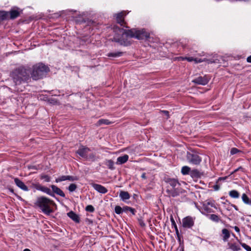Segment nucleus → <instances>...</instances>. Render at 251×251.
Wrapping results in <instances>:
<instances>
[{
  "label": "nucleus",
  "mask_w": 251,
  "mask_h": 251,
  "mask_svg": "<svg viewBox=\"0 0 251 251\" xmlns=\"http://www.w3.org/2000/svg\"><path fill=\"white\" fill-rule=\"evenodd\" d=\"M111 123H112V122H110L107 119H100L97 122V123H96V125L97 126H100L101 125H108L111 124Z\"/></svg>",
  "instance_id": "nucleus-26"
},
{
  "label": "nucleus",
  "mask_w": 251,
  "mask_h": 251,
  "mask_svg": "<svg viewBox=\"0 0 251 251\" xmlns=\"http://www.w3.org/2000/svg\"><path fill=\"white\" fill-rule=\"evenodd\" d=\"M41 184H40L39 183H32L31 185V188H34L37 190H39V188L40 187Z\"/></svg>",
  "instance_id": "nucleus-39"
},
{
  "label": "nucleus",
  "mask_w": 251,
  "mask_h": 251,
  "mask_svg": "<svg viewBox=\"0 0 251 251\" xmlns=\"http://www.w3.org/2000/svg\"><path fill=\"white\" fill-rule=\"evenodd\" d=\"M241 152L240 150L235 148H232L230 150V154L232 155L237 153L238 152Z\"/></svg>",
  "instance_id": "nucleus-40"
},
{
  "label": "nucleus",
  "mask_w": 251,
  "mask_h": 251,
  "mask_svg": "<svg viewBox=\"0 0 251 251\" xmlns=\"http://www.w3.org/2000/svg\"><path fill=\"white\" fill-rule=\"evenodd\" d=\"M231 206H232V207H233L235 210L236 211H238V208L237 207V206L233 204H231L230 205Z\"/></svg>",
  "instance_id": "nucleus-52"
},
{
  "label": "nucleus",
  "mask_w": 251,
  "mask_h": 251,
  "mask_svg": "<svg viewBox=\"0 0 251 251\" xmlns=\"http://www.w3.org/2000/svg\"><path fill=\"white\" fill-rule=\"evenodd\" d=\"M119 196L123 201L128 200L130 198L129 194L126 191H121L120 193Z\"/></svg>",
  "instance_id": "nucleus-23"
},
{
  "label": "nucleus",
  "mask_w": 251,
  "mask_h": 251,
  "mask_svg": "<svg viewBox=\"0 0 251 251\" xmlns=\"http://www.w3.org/2000/svg\"><path fill=\"white\" fill-rule=\"evenodd\" d=\"M195 218L187 216L182 219V226L185 228H191L194 225Z\"/></svg>",
  "instance_id": "nucleus-9"
},
{
  "label": "nucleus",
  "mask_w": 251,
  "mask_h": 251,
  "mask_svg": "<svg viewBox=\"0 0 251 251\" xmlns=\"http://www.w3.org/2000/svg\"><path fill=\"white\" fill-rule=\"evenodd\" d=\"M30 69L29 67L20 66L14 69L10 73L13 82L16 86L27 83L30 79Z\"/></svg>",
  "instance_id": "nucleus-1"
},
{
  "label": "nucleus",
  "mask_w": 251,
  "mask_h": 251,
  "mask_svg": "<svg viewBox=\"0 0 251 251\" xmlns=\"http://www.w3.org/2000/svg\"><path fill=\"white\" fill-rule=\"evenodd\" d=\"M77 187V186L75 184L72 183L69 186L68 190L70 192H73L76 189Z\"/></svg>",
  "instance_id": "nucleus-34"
},
{
  "label": "nucleus",
  "mask_w": 251,
  "mask_h": 251,
  "mask_svg": "<svg viewBox=\"0 0 251 251\" xmlns=\"http://www.w3.org/2000/svg\"><path fill=\"white\" fill-rule=\"evenodd\" d=\"M125 32L127 33V37L135 38L139 40H148L150 38V33L145 28L141 29L132 28L128 29V31Z\"/></svg>",
  "instance_id": "nucleus-5"
},
{
  "label": "nucleus",
  "mask_w": 251,
  "mask_h": 251,
  "mask_svg": "<svg viewBox=\"0 0 251 251\" xmlns=\"http://www.w3.org/2000/svg\"><path fill=\"white\" fill-rule=\"evenodd\" d=\"M34 204L44 214L47 215H49L51 213L53 212L50 206L55 205V202L53 201L44 196L38 197Z\"/></svg>",
  "instance_id": "nucleus-3"
},
{
  "label": "nucleus",
  "mask_w": 251,
  "mask_h": 251,
  "mask_svg": "<svg viewBox=\"0 0 251 251\" xmlns=\"http://www.w3.org/2000/svg\"><path fill=\"white\" fill-rule=\"evenodd\" d=\"M167 183L166 192L169 197H176L182 194L183 190L180 187V184L177 179L168 178L165 180Z\"/></svg>",
  "instance_id": "nucleus-2"
},
{
  "label": "nucleus",
  "mask_w": 251,
  "mask_h": 251,
  "mask_svg": "<svg viewBox=\"0 0 251 251\" xmlns=\"http://www.w3.org/2000/svg\"><path fill=\"white\" fill-rule=\"evenodd\" d=\"M94 157H95V156H94V155H93V154H91V155H90V157H91V158H94Z\"/></svg>",
  "instance_id": "nucleus-61"
},
{
  "label": "nucleus",
  "mask_w": 251,
  "mask_h": 251,
  "mask_svg": "<svg viewBox=\"0 0 251 251\" xmlns=\"http://www.w3.org/2000/svg\"><path fill=\"white\" fill-rule=\"evenodd\" d=\"M170 220H171L172 226L174 227V228L175 229V231H176V234L177 236V240L179 241H180V235L179 233L178 229L177 228V225L175 221V220L174 219V218L172 216L171 217Z\"/></svg>",
  "instance_id": "nucleus-19"
},
{
  "label": "nucleus",
  "mask_w": 251,
  "mask_h": 251,
  "mask_svg": "<svg viewBox=\"0 0 251 251\" xmlns=\"http://www.w3.org/2000/svg\"><path fill=\"white\" fill-rule=\"evenodd\" d=\"M129 208H130L129 206H124L123 207V212H127L129 211Z\"/></svg>",
  "instance_id": "nucleus-46"
},
{
  "label": "nucleus",
  "mask_w": 251,
  "mask_h": 251,
  "mask_svg": "<svg viewBox=\"0 0 251 251\" xmlns=\"http://www.w3.org/2000/svg\"><path fill=\"white\" fill-rule=\"evenodd\" d=\"M206 61H207L208 63H212L214 62V61H212V60H208V59H206Z\"/></svg>",
  "instance_id": "nucleus-59"
},
{
  "label": "nucleus",
  "mask_w": 251,
  "mask_h": 251,
  "mask_svg": "<svg viewBox=\"0 0 251 251\" xmlns=\"http://www.w3.org/2000/svg\"><path fill=\"white\" fill-rule=\"evenodd\" d=\"M222 203L224 204H228V205H230L231 203L229 202V201L227 200H225V201H224V202H222Z\"/></svg>",
  "instance_id": "nucleus-51"
},
{
  "label": "nucleus",
  "mask_w": 251,
  "mask_h": 251,
  "mask_svg": "<svg viewBox=\"0 0 251 251\" xmlns=\"http://www.w3.org/2000/svg\"><path fill=\"white\" fill-rule=\"evenodd\" d=\"M180 58L181 59V60H187L189 62H192V61H194V59L195 58L193 57H181Z\"/></svg>",
  "instance_id": "nucleus-43"
},
{
  "label": "nucleus",
  "mask_w": 251,
  "mask_h": 251,
  "mask_svg": "<svg viewBox=\"0 0 251 251\" xmlns=\"http://www.w3.org/2000/svg\"><path fill=\"white\" fill-rule=\"evenodd\" d=\"M234 228L235 230L237 232H240V229H239V228L238 226H235L234 227Z\"/></svg>",
  "instance_id": "nucleus-56"
},
{
  "label": "nucleus",
  "mask_w": 251,
  "mask_h": 251,
  "mask_svg": "<svg viewBox=\"0 0 251 251\" xmlns=\"http://www.w3.org/2000/svg\"><path fill=\"white\" fill-rule=\"evenodd\" d=\"M8 190L12 193H14V189L12 188H9Z\"/></svg>",
  "instance_id": "nucleus-60"
},
{
  "label": "nucleus",
  "mask_w": 251,
  "mask_h": 251,
  "mask_svg": "<svg viewBox=\"0 0 251 251\" xmlns=\"http://www.w3.org/2000/svg\"><path fill=\"white\" fill-rule=\"evenodd\" d=\"M138 221L139 222V224L140 225V226L141 227H143L146 226V225H145V223L144 222L142 217H141L140 218H138Z\"/></svg>",
  "instance_id": "nucleus-41"
},
{
  "label": "nucleus",
  "mask_w": 251,
  "mask_h": 251,
  "mask_svg": "<svg viewBox=\"0 0 251 251\" xmlns=\"http://www.w3.org/2000/svg\"><path fill=\"white\" fill-rule=\"evenodd\" d=\"M209 217V219L211 220V221L216 222V223H219V222L221 221V220L219 216L212 214L210 215H207Z\"/></svg>",
  "instance_id": "nucleus-28"
},
{
  "label": "nucleus",
  "mask_w": 251,
  "mask_h": 251,
  "mask_svg": "<svg viewBox=\"0 0 251 251\" xmlns=\"http://www.w3.org/2000/svg\"><path fill=\"white\" fill-rule=\"evenodd\" d=\"M41 179H45V181L46 182H50V177L46 175H43L40 177Z\"/></svg>",
  "instance_id": "nucleus-37"
},
{
  "label": "nucleus",
  "mask_w": 251,
  "mask_h": 251,
  "mask_svg": "<svg viewBox=\"0 0 251 251\" xmlns=\"http://www.w3.org/2000/svg\"><path fill=\"white\" fill-rule=\"evenodd\" d=\"M191 172V169L189 167L185 166L182 167L181 169V173L183 175H186L188 174H190Z\"/></svg>",
  "instance_id": "nucleus-32"
},
{
  "label": "nucleus",
  "mask_w": 251,
  "mask_h": 251,
  "mask_svg": "<svg viewBox=\"0 0 251 251\" xmlns=\"http://www.w3.org/2000/svg\"><path fill=\"white\" fill-rule=\"evenodd\" d=\"M182 251H184L183 249L182 250Z\"/></svg>",
  "instance_id": "nucleus-64"
},
{
  "label": "nucleus",
  "mask_w": 251,
  "mask_h": 251,
  "mask_svg": "<svg viewBox=\"0 0 251 251\" xmlns=\"http://www.w3.org/2000/svg\"><path fill=\"white\" fill-rule=\"evenodd\" d=\"M228 245L229 247V249L232 250L233 251H238L241 250L240 247L239 246L236 245V244H230L229 243H228Z\"/></svg>",
  "instance_id": "nucleus-33"
},
{
  "label": "nucleus",
  "mask_w": 251,
  "mask_h": 251,
  "mask_svg": "<svg viewBox=\"0 0 251 251\" xmlns=\"http://www.w3.org/2000/svg\"><path fill=\"white\" fill-rule=\"evenodd\" d=\"M124 52L122 51H117L115 52H109L107 54V56L109 57L116 58L122 56Z\"/></svg>",
  "instance_id": "nucleus-27"
},
{
  "label": "nucleus",
  "mask_w": 251,
  "mask_h": 251,
  "mask_svg": "<svg viewBox=\"0 0 251 251\" xmlns=\"http://www.w3.org/2000/svg\"><path fill=\"white\" fill-rule=\"evenodd\" d=\"M141 177L143 179H146V173H144L141 175Z\"/></svg>",
  "instance_id": "nucleus-58"
},
{
  "label": "nucleus",
  "mask_w": 251,
  "mask_h": 251,
  "mask_svg": "<svg viewBox=\"0 0 251 251\" xmlns=\"http://www.w3.org/2000/svg\"><path fill=\"white\" fill-rule=\"evenodd\" d=\"M78 179V178L76 176H62L59 177L58 178H56L55 182L58 183L67 180L73 181L75 180H77Z\"/></svg>",
  "instance_id": "nucleus-12"
},
{
  "label": "nucleus",
  "mask_w": 251,
  "mask_h": 251,
  "mask_svg": "<svg viewBox=\"0 0 251 251\" xmlns=\"http://www.w3.org/2000/svg\"><path fill=\"white\" fill-rule=\"evenodd\" d=\"M247 61L249 63H251V55L247 57Z\"/></svg>",
  "instance_id": "nucleus-57"
},
{
  "label": "nucleus",
  "mask_w": 251,
  "mask_h": 251,
  "mask_svg": "<svg viewBox=\"0 0 251 251\" xmlns=\"http://www.w3.org/2000/svg\"><path fill=\"white\" fill-rule=\"evenodd\" d=\"M243 170V168L241 166H240V167H238L237 169H235L233 172L231 173L230 175L233 174L234 173L237 172V171H238L239 170Z\"/></svg>",
  "instance_id": "nucleus-47"
},
{
  "label": "nucleus",
  "mask_w": 251,
  "mask_h": 251,
  "mask_svg": "<svg viewBox=\"0 0 251 251\" xmlns=\"http://www.w3.org/2000/svg\"><path fill=\"white\" fill-rule=\"evenodd\" d=\"M222 234L224 235L223 237V240L226 242L227 241L228 239L230 237V233L228 229L224 228L222 230Z\"/></svg>",
  "instance_id": "nucleus-25"
},
{
  "label": "nucleus",
  "mask_w": 251,
  "mask_h": 251,
  "mask_svg": "<svg viewBox=\"0 0 251 251\" xmlns=\"http://www.w3.org/2000/svg\"><path fill=\"white\" fill-rule=\"evenodd\" d=\"M227 177H228V176H225V177H221L219 178L218 180H226Z\"/></svg>",
  "instance_id": "nucleus-54"
},
{
  "label": "nucleus",
  "mask_w": 251,
  "mask_h": 251,
  "mask_svg": "<svg viewBox=\"0 0 251 251\" xmlns=\"http://www.w3.org/2000/svg\"><path fill=\"white\" fill-rule=\"evenodd\" d=\"M39 191L45 193L50 196L54 197V194L52 192V191L50 190V188L41 185L40 187L39 188Z\"/></svg>",
  "instance_id": "nucleus-21"
},
{
  "label": "nucleus",
  "mask_w": 251,
  "mask_h": 251,
  "mask_svg": "<svg viewBox=\"0 0 251 251\" xmlns=\"http://www.w3.org/2000/svg\"><path fill=\"white\" fill-rule=\"evenodd\" d=\"M85 210L90 212H93L95 211V208L92 205H88L86 207Z\"/></svg>",
  "instance_id": "nucleus-38"
},
{
  "label": "nucleus",
  "mask_w": 251,
  "mask_h": 251,
  "mask_svg": "<svg viewBox=\"0 0 251 251\" xmlns=\"http://www.w3.org/2000/svg\"><path fill=\"white\" fill-rule=\"evenodd\" d=\"M115 212L117 214H122L123 211V207H121L120 206L117 205L115 207Z\"/></svg>",
  "instance_id": "nucleus-35"
},
{
  "label": "nucleus",
  "mask_w": 251,
  "mask_h": 251,
  "mask_svg": "<svg viewBox=\"0 0 251 251\" xmlns=\"http://www.w3.org/2000/svg\"><path fill=\"white\" fill-rule=\"evenodd\" d=\"M112 41L119 43L121 45V36L119 37L115 35L112 39Z\"/></svg>",
  "instance_id": "nucleus-36"
},
{
  "label": "nucleus",
  "mask_w": 251,
  "mask_h": 251,
  "mask_svg": "<svg viewBox=\"0 0 251 251\" xmlns=\"http://www.w3.org/2000/svg\"><path fill=\"white\" fill-rule=\"evenodd\" d=\"M229 195L230 197L232 198L237 199L239 197L240 194L237 191L233 190L229 191Z\"/></svg>",
  "instance_id": "nucleus-30"
},
{
  "label": "nucleus",
  "mask_w": 251,
  "mask_h": 251,
  "mask_svg": "<svg viewBox=\"0 0 251 251\" xmlns=\"http://www.w3.org/2000/svg\"><path fill=\"white\" fill-rule=\"evenodd\" d=\"M49 71V68L44 64L42 63L36 64L32 66V71H30V77L35 80L41 79L46 76Z\"/></svg>",
  "instance_id": "nucleus-4"
},
{
  "label": "nucleus",
  "mask_w": 251,
  "mask_h": 251,
  "mask_svg": "<svg viewBox=\"0 0 251 251\" xmlns=\"http://www.w3.org/2000/svg\"><path fill=\"white\" fill-rule=\"evenodd\" d=\"M207 204V205H210L211 207L216 208L214 204L211 202H208Z\"/></svg>",
  "instance_id": "nucleus-53"
},
{
  "label": "nucleus",
  "mask_w": 251,
  "mask_h": 251,
  "mask_svg": "<svg viewBox=\"0 0 251 251\" xmlns=\"http://www.w3.org/2000/svg\"><path fill=\"white\" fill-rule=\"evenodd\" d=\"M92 187L94 189L98 192L101 194H105L107 192V189L102 185L96 183H92Z\"/></svg>",
  "instance_id": "nucleus-13"
},
{
  "label": "nucleus",
  "mask_w": 251,
  "mask_h": 251,
  "mask_svg": "<svg viewBox=\"0 0 251 251\" xmlns=\"http://www.w3.org/2000/svg\"><path fill=\"white\" fill-rule=\"evenodd\" d=\"M8 12L9 13L8 19L14 20L18 18L21 14L23 13V10L17 7H15L11 9V10Z\"/></svg>",
  "instance_id": "nucleus-7"
},
{
  "label": "nucleus",
  "mask_w": 251,
  "mask_h": 251,
  "mask_svg": "<svg viewBox=\"0 0 251 251\" xmlns=\"http://www.w3.org/2000/svg\"><path fill=\"white\" fill-rule=\"evenodd\" d=\"M24 251H31L28 249H25L24 250Z\"/></svg>",
  "instance_id": "nucleus-62"
},
{
  "label": "nucleus",
  "mask_w": 251,
  "mask_h": 251,
  "mask_svg": "<svg viewBox=\"0 0 251 251\" xmlns=\"http://www.w3.org/2000/svg\"><path fill=\"white\" fill-rule=\"evenodd\" d=\"M126 16V13L125 11H122L117 14H115L114 17L116 18V22L117 23L120 24L121 26H124L126 27H128L126 26H125L124 25L126 24L125 21V17Z\"/></svg>",
  "instance_id": "nucleus-8"
},
{
  "label": "nucleus",
  "mask_w": 251,
  "mask_h": 251,
  "mask_svg": "<svg viewBox=\"0 0 251 251\" xmlns=\"http://www.w3.org/2000/svg\"><path fill=\"white\" fill-rule=\"evenodd\" d=\"M90 151V150L89 148L81 146L76 151V153L79 154L82 157L86 158L87 157V153Z\"/></svg>",
  "instance_id": "nucleus-11"
},
{
  "label": "nucleus",
  "mask_w": 251,
  "mask_h": 251,
  "mask_svg": "<svg viewBox=\"0 0 251 251\" xmlns=\"http://www.w3.org/2000/svg\"><path fill=\"white\" fill-rule=\"evenodd\" d=\"M9 13L8 12L0 10V22L8 19Z\"/></svg>",
  "instance_id": "nucleus-22"
},
{
  "label": "nucleus",
  "mask_w": 251,
  "mask_h": 251,
  "mask_svg": "<svg viewBox=\"0 0 251 251\" xmlns=\"http://www.w3.org/2000/svg\"><path fill=\"white\" fill-rule=\"evenodd\" d=\"M186 159L190 163L196 165H199L201 162V158L194 151L187 152Z\"/></svg>",
  "instance_id": "nucleus-6"
},
{
  "label": "nucleus",
  "mask_w": 251,
  "mask_h": 251,
  "mask_svg": "<svg viewBox=\"0 0 251 251\" xmlns=\"http://www.w3.org/2000/svg\"><path fill=\"white\" fill-rule=\"evenodd\" d=\"M201 173L198 169H193L191 170L190 175L193 178H198L201 177Z\"/></svg>",
  "instance_id": "nucleus-20"
},
{
  "label": "nucleus",
  "mask_w": 251,
  "mask_h": 251,
  "mask_svg": "<svg viewBox=\"0 0 251 251\" xmlns=\"http://www.w3.org/2000/svg\"><path fill=\"white\" fill-rule=\"evenodd\" d=\"M129 211L130 212H131V213L133 215H135L136 210H135L134 208H132V207H130V208H129Z\"/></svg>",
  "instance_id": "nucleus-48"
},
{
  "label": "nucleus",
  "mask_w": 251,
  "mask_h": 251,
  "mask_svg": "<svg viewBox=\"0 0 251 251\" xmlns=\"http://www.w3.org/2000/svg\"><path fill=\"white\" fill-rule=\"evenodd\" d=\"M68 216L71 218L72 220L75 222L76 223H79L80 222V218L78 215H77L73 211H71L67 213Z\"/></svg>",
  "instance_id": "nucleus-16"
},
{
  "label": "nucleus",
  "mask_w": 251,
  "mask_h": 251,
  "mask_svg": "<svg viewBox=\"0 0 251 251\" xmlns=\"http://www.w3.org/2000/svg\"><path fill=\"white\" fill-rule=\"evenodd\" d=\"M162 112L165 114V115L167 117V118H169V112L168 111L166 110H163L162 111Z\"/></svg>",
  "instance_id": "nucleus-49"
},
{
  "label": "nucleus",
  "mask_w": 251,
  "mask_h": 251,
  "mask_svg": "<svg viewBox=\"0 0 251 251\" xmlns=\"http://www.w3.org/2000/svg\"><path fill=\"white\" fill-rule=\"evenodd\" d=\"M129 156L127 154H125L123 156H119L117 158L116 164L117 165H121L126 163L128 159Z\"/></svg>",
  "instance_id": "nucleus-17"
},
{
  "label": "nucleus",
  "mask_w": 251,
  "mask_h": 251,
  "mask_svg": "<svg viewBox=\"0 0 251 251\" xmlns=\"http://www.w3.org/2000/svg\"><path fill=\"white\" fill-rule=\"evenodd\" d=\"M105 164L107 166L108 168L111 170H113L115 169L114 167V161L111 159L106 160Z\"/></svg>",
  "instance_id": "nucleus-29"
},
{
  "label": "nucleus",
  "mask_w": 251,
  "mask_h": 251,
  "mask_svg": "<svg viewBox=\"0 0 251 251\" xmlns=\"http://www.w3.org/2000/svg\"><path fill=\"white\" fill-rule=\"evenodd\" d=\"M50 187L52 189V192L53 194L55 193L57 195H58L63 198L65 197V194H64V193L63 192V191L61 189H60L59 188H58V187H57L56 186H55L54 185H50Z\"/></svg>",
  "instance_id": "nucleus-15"
},
{
  "label": "nucleus",
  "mask_w": 251,
  "mask_h": 251,
  "mask_svg": "<svg viewBox=\"0 0 251 251\" xmlns=\"http://www.w3.org/2000/svg\"><path fill=\"white\" fill-rule=\"evenodd\" d=\"M48 101L49 103L51 104H55L57 103V100L53 98H49Z\"/></svg>",
  "instance_id": "nucleus-44"
},
{
  "label": "nucleus",
  "mask_w": 251,
  "mask_h": 251,
  "mask_svg": "<svg viewBox=\"0 0 251 251\" xmlns=\"http://www.w3.org/2000/svg\"><path fill=\"white\" fill-rule=\"evenodd\" d=\"M203 209L207 213L213 212V211H212V210L210 208H209L207 205L204 206L203 207Z\"/></svg>",
  "instance_id": "nucleus-45"
},
{
  "label": "nucleus",
  "mask_w": 251,
  "mask_h": 251,
  "mask_svg": "<svg viewBox=\"0 0 251 251\" xmlns=\"http://www.w3.org/2000/svg\"><path fill=\"white\" fill-rule=\"evenodd\" d=\"M242 247L245 249L247 251H251V247L245 243H241Z\"/></svg>",
  "instance_id": "nucleus-42"
},
{
  "label": "nucleus",
  "mask_w": 251,
  "mask_h": 251,
  "mask_svg": "<svg viewBox=\"0 0 251 251\" xmlns=\"http://www.w3.org/2000/svg\"><path fill=\"white\" fill-rule=\"evenodd\" d=\"M214 189L215 190H218L220 189V186L218 185H215L214 186Z\"/></svg>",
  "instance_id": "nucleus-55"
},
{
  "label": "nucleus",
  "mask_w": 251,
  "mask_h": 251,
  "mask_svg": "<svg viewBox=\"0 0 251 251\" xmlns=\"http://www.w3.org/2000/svg\"><path fill=\"white\" fill-rule=\"evenodd\" d=\"M222 200H225V198L224 197H222L221 198Z\"/></svg>",
  "instance_id": "nucleus-63"
},
{
  "label": "nucleus",
  "mask_w": 251,
  "mask_h": 251,
  "mask_svg": "<svg viewBox=\"0 0 251 251\" xmlns=\"http://www.w3.org/2000/svg\"><path fill=\"white\" fill-rule=\"evenodd\" d=\"M113 30L115 32H119L121 35L122 34H125L126 36L127 37V33L125 32L126 31H128V30L124 29V28H120L117 25H114L113 26Z\"/></svg>",
  "instance_id": "nucleus-24"
},
{
  "label": "nucleus",
  "mask_w": 251,
  "mask_h": 251,
  "mask_svg": "<svg viewBox=\"0 0 251 251\" xmlns=\"http://www.w3.org/2000/svg\"><path fill=\"white\" fill-rule=\"evenodd\" d=\"M14 182L16 185L22 190L25 191H28L29 190L28 187L25 184V183L18 178H15Z\"/></svg>",
  "instance_id": "nucleus-14"
},
{
  "label": "nucleus",
  "mask_w": 251,
  "mask_h": 251,
  "mask_svg": "<svg viewBox=\"0 0 251 251\" xmlns=\"http://www.w3.org/2000/svg\"><path fill=\"white\" fill-rule=\"evenodd\" d=\"M125 34L121 35V45L124 46H128L131 44V42L130 41L128 40L127 39L128 37L126 36V38H125Z\"/></svg>",
  "instance_id": "nucleus-18"
},
{
  "label": "nucleus",
  "mask_w": 251,
  "mask_h": 251,
  "mask_svg": "<svg viewBox=\"0 0 251 251\" xmlns=\"http://www.w3.org/2000/svg\"><path fill=\"white\" fill-rule=\"evenodd\" d=\"M209 78L206 75L199 76L192 80V82L199 85H205L208 83Z\"/></svg>",
  "instance_id": "nucleus-10"
},
{
  "label": "nucleus",
  "mask_w": 251,
  "mask_h": 251,
  "mask_svg": "<svg viewBox=\"0 0 251 251\" xmlns=\"http://www.w3.org/2000/svg\"><path fill=\"white\" fill-rule=\"evenodd\" d=\"M242 199L245 203L251 205V199H250L246 194L242 195Z\"/></svg>",
  "instance_id": "nucleus-31"
},
{
  "label": "nucleus",
  "mask_w": 251,
  "mask_h": 251,
  "mask_svg": "<svg viewBox=\"0 0 251 251\" xmlns=\"http://www.w3.org/2000/svg\"><path fill=\"white\" fill-rule=\"evenodd\" d=\"M194 61H195L196 63H201V62H202V61H203V60H201V59H199V58H195V59H194Z\"/></svg>",
  "instance_id": "nucleus-50"
}]
</instances>
